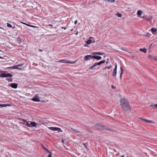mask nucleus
Wrapping results in <instances>:
<instances>
[{"instance_id": "55", "label": "nucleus", "mask_w": 157, "mask_h": 157, "mask_svg": "<svg viewBox=\"0 0 157 157\" xmlns=\"http://www.w3.org/2000/svg\"><path fill=\"white\" fill-rule=\"evenodd\" d=\"M12 28L13 29H14L15 28V26H12Z\"/></svg>"}, {"instance_id": "17", "label": "nucleus", "mask_w": 157, "mask_h": 157, "mask_svg": "<svg viewBox=\"0 0 157 157\" xmlns=\"http://www.w3.org/2000/svg\"><path fill=\"white\" fill-rule=\"evenodd\" d=\"M120 69H121V73L120 74V79H121V78H122V75L124 73V71H123V68L122 67H121L120 68Z\"/></svg>"}, {"instance_id": "42", "label": "nucleus", "mask_w": 157, "mask_h": 157, "mask_svg": "<svg viewBox=\"0 0 157 157\" xmlns=\"http://www.w3.org/2000/svg\"><path fill=\"white\" fill-rule=\"evenodd\" d=\"M97 65H98L97 63H94L93 65V66H94V67H95Z\"/></svg>"}, {"instance_id": "20", "label": "nucleus", "mask_w": 157, "mask_h": 157, "mask_svg": "<svg viewBox=\"0 0 157 157\" xmlns=\"http://www.w3.org/2000/svg\"><path fill=\"white\" fill-rule=\"evenodd\" d=\"M17 40L18 43H20L22 42V39L19 37H18Z\"/></svg>"}, {"instance_id": "48", "label": "nucleus", "mask_w": 157, "mask_h": 157, "mask_svg": "<svg viewBox=\"0 0 157 157\" xmlns=\"http://www.w3.org/2000/svg\"><path fill=\"white\" fill-rule=\"evenodd\" d=\"M62 29H64V30L66 29H67V28L65 27H62Z\"/></svg>"}, {"instance_id": "56", "label": "nucleus", "mask_w": 157, "mask_h": 157, "mask_svg": "<svg viewBox=\"0 0 157 157\" xmlns=\"http://www.w3.org/2000/svg\"><path fill=\"white\" fill-rule=\"evenodd\" d=\"M0 59H3V58H2V57H1L0 56Z\"/></svg>"}, {"instance_id": "29", "label": "nucleus", "mask_w": 157, "mask_h": 157, "mask_svg": "<svg viewBox=\"0 0 157 157\" xmlns=\"http://www.w3.org/2000/svg\"><path fill=\"white\" fill-rule=\"evenodd\" d=\"M150 36H151L150 34V33H146V35H145V36L146 37H149Z\"/></svg>"}, {"instance_id": "58", "label": "nucleus", "mask_w": 157, "mask_h": 157, "mask_svg": "<svg viewBox=\"0 0 157 157\" xmlns=\"http://www.w3.org/2000/svg\"><path fill=\"white\" fill-rule=\"evenodd\" d=\"M62 142L63 143H64V140H62Z\"/></svg>"}, {"instance_id": "51", "label": "nucleus", "mask_w": 157, "mask_h": 157, "mask_svg": "<svg viewBox=\"0 0 157 157\" xmlns=\"http://www.w3.org/2000/svg\"><path fill=\"white\" fill-rule=\"evenodd\" d=\"M154 106L155 107H157V104H155V105H154Z\"/></svg>"}, {"instance_id": "1", "label": "nucleus", "mask_w": 157, "mask_h": 157, "mask_svg": "<svg viewBox=\"0 0 157 157\" xmlns=\"http://www.w3.org/2000/svg\"><path fill=\"white\" fill-rule=\"evenodd\" d=\"M120 102L123 110L127 113H130L131 111V107L128 100L122 98L120 99Z\"/></svg>"}, {"instance_id": "57", "label": "nucleus", "mask_w": 157, "mask_h": 157, "mask_svg": "<svg viewBox=\"0 0 157 157\" xmlns=\"http://www.w3.org/2000/svg\"><path fill=\"white\" fill-rule=\"evenodd\" d=\"M106 64H108V61H107L106 62Z\"/></svg>"}, {"instance_id": "22", "label": "nucleus", "mask_w": 157, "mask_h": 157, "mask_svg": "<svg viewBox=\"0 0 157 157\" xmlns=\"http://www.w3.org/2000/svg\"><path fill=\"white\" fill-rule=\"evenodd\" d=\"M92 42V40L90 39L86 41V43L88 44H90Z\"/></svg>"}, {"instance_id": "28", "label": "nucleus", "mask_w": 157, "mask_h": 157, "mask_svg": "<svg viewBox=\"0 0 157 157\" xmlns=\"http://www.w3.org/2000/svg\"><path fill=\"white\" fill-rule=\"evenodd\" d=\"M3 105H4L3 107H6L7 106H9L11 105L9 104H3Z\"/></svg>"}, {"instance_id": "53", "label": "nucleus", "mask_w": 157, "mask_h": 157, "mask_svg": "<svg viewBox=\"0 0 157 157\" xmlns=\"http://www.w3.org/2000/svg\"><path fill=\"white\" fill-rule=\"evenodd\" d=\"M150 106H151V107H153L154 106V105H150Z\"/></svg>"}, {"instance_id": "13", "label": "nucleus", "mask_w": 157, "mask_h": 157, "mask_svg": "<svg viewBox=\"0 0 157 157\" xmlns=\"http://www.w3.org/2000/svg\"><path fill=\"white\" fill-rule=\"evenodd\" d=\"M143 120V121H145L146 122H147L148 123H149V124L154 123V122L153 121L149 120L146 119H144Z\"/></svg>"}, {"instance_id": "15", "label": "nucleus", "mask_w": 157, "mask_h": 157, "mask_svg": "<svg viewBox=\"0 0 157 157\" xmlns=\"http://www.w3.org/2000/svg\"><path fill=\"white\" fill-rule=\"evenodd\" d=\"M18 66L17 65L14 66L13 67H8V68H11L12 69H19V70H22V69L21 68H18Z\"/></svg>"}, {"instance_id": "52", "label": "nucleus", "mask_w": 157, "mask_h": 157, "mask_svg": "<svg viewBox=\"0 0 157 157\" xmlns=\"http://www.w3.org/2000/svg\"><path fill=\"white\" fill-rule=\"evenodd\" d=\"M95 42V41L94 40H92V43H94Z\"/></svg>"}, {"instance_id": "8", "label": "nucleus", "mask_w": 157, "mask_h": 157, "mask_svg": "<svg viewBox=\"0 0 157 157\" xmlns=\"http://www.w3.org/2000/svg\"><path fill=\"white\" fill-rule=\"evenodd\" d=\"M38 95H36L32 99V100L34 101L39 102L40 101V98H38L37 97Z\"/></svg>"}, {"instance_id": "12", "label": "nucleus", "mask_w": 157, "mask_h": 157, "mask_svg": "<svg viewBox=\"0 0 157 157\" xmlns=\"http://www.w3.org/2000/svg\"><path fill=\"white\" fill-rule=\"evenodd\" d=\"M93 58L99 60L101 59L102 57L99 56H93Z\"/></svg>"}, {"instance_id": "34", "label": "nucleus", "mask_w": 157, "mask_h": 157, "mask_svg": "<svg viewBox=\"0 0 157 157\" xmlns=\"http://www.w3.org/2000/svg\"><path fill=\"white\" fill-rule=\"evenodd\" d=\"M112 67V66L111 65H110V66H109L108 67L106 66L105 68V69L106 68H107L108 69H109L111 67Z\"/></svg>"}, {"instance_id": "44", "label": "nucleus", "mask_w": 157, "mask_h": 157, "mask_svg": "<svg viewBox=\"0 0 157 157\" xmlns=\"http://www.w3.org/2000/svg\"><path fill=\"white\" fill-rule=\"evenodd\" d=\"M21 22V23H22V24H24L25 25H26L27 26H28V25H29L28 24H26V23H25L24 22Z\"/></svg>"}, {"instance_id": "45", "label": "nucleus", "mask_w": 157, "mask_h": 157, "mask_svg": "<svg viewBox=\"0 0 157 157\" xmlns=\"http://www.w3.org/2000/svg\"><path fill=\"white\" fill-rule=\"evenodd\" d=\"M48 25L49 26H51L52 27L51 28H52L53 27V25H51V24H49V25Z\"/></svg>"}, {"instance_id": "47", "label": "nucleus", "mask_w": 157, "mask_h": 157, "mask_svg": "<svg viewBox=\"0 0 157 157\" xmlns=\"http://www.w3.org/2000/svg\"><path fill=\"white\" fill-rule=\"evenodd\" d=\"M52 154H50L49 155H48V157H52Z\"/></svg>"}, {"instance_id": "25", "label": "nucleus", "mask_w": 157, "mask_h": 157, "mask_svg": "<svg viewBox=\"0 0 157 157\" xmlns=\"http://www.w3.org/2000/svg\"><path fill=\"white\" fill-rule=\"evenodd\" d=\"M105 1H107L108 2L113 3L115 2V0H104Z\"/></svg>"}, {"instance_id": "35", "label": "nucleus", "mask_w": 157, "mask_h": 157, "mask_svg": "<svg viewBox=\"0 0 157 157\" xmlns=\"http://www.w3.org/2000/svg\"><path fill=\"white\" fill-rule=\"evenodd\" d=\"M42 148L45 151H46L47 149L43 145L42 146Z\"/></svg>"}, {"instance_id": "16", "label": "nucleus", "mask_w": 157, "mask_h": 157, "mask_svg": "<svg viewBox=\"0 0 157 157\" xmlns=\"http://www.w3.org/2000/svg\"><path fill=\"white\" fill-rule=\"evenodd\" d=\"M151 30L152 32V33L155 34L156 35V34L155 33L157 32V29L156 28H153L151 29Z\"/></svg>"}, {"instance_id": "43", "label": "nucleus", "mask_w": 157, "mask_h": 157, "mask_svg": "<svg viewBox=\"0 0 157 157\" xmlns=\"http://www.w3.org/2000/svg\"><path fill=\"white\" fill-rule=\"evenodd\" d=\"M24 64V63H21V64H18V65H18V67H19V66H23Z\"/></svg>"}, {"instance_id": "19", "label": "nucleus", "mask_w": 157, "mask_h": 157, "mask_svg": "<svg viewBox=\"0 0 157 157\" xmlns=\"http://www.w3.org/2000/svg\"><path fill=\"white\" fill-rule=\"evenodd\" d=\"M105 62V60H103L101 61L100 62H99L98 63H97V64L98 65H100L102 63H104Z\"/></svg>"}, {"instance_id": "18", "label": "nucleus", "mask_w": 157, "mask_h": 157, "mask_svg": "<svg viewBox=\"0 0 157 157\" xmlns=\"http://www.w3.org/2000/svg\"><path fill=\"white\" fill-rule=\"evenodd\" d=\"M92 54H95L96 55H102L104 54V53H101L100 52H93Z\"/></svg>"}, {"instance_id": "40", "label": "nucleus", "mask_w": 157, "mask_h": 157, "mask_svg": "<svg viewBox=\"0 0 157 157\" xmlns=\"http://www.w3.org/2000/svg\"><path fill=\"white\" fill-rule=\"evenodd\" d=\"M94 67V66L93 65L92 66L90 67L89 68V69H93V68Z\"/></svg>"}, {"instance_id": "50", "label": "nucleus", "mask_w": 157, "mask_h": 157, "mask_svg": "<svg viewBox=\"0 0 157 157\" xmlns=\"http://www.w3.org/2000/svg\"><path fill=\"white\" fill-rule=\"evenodd\" d=\"M78 22V21L77 20H76L75 22H74V23L75 24H76Z\"/></svg>"}, {"instance_id": "2", "label": "nucleus", "mask_w": 157, "mask_h": 157, "mask_svg": "<svg viewBox=\"0 0 157 157\" xmlns=\"http://www.w3.org/2000/svg\"><path fill=\"white\" fill-rule=\"evenodd\" d=\"M94 126L96 128L101 131H107L113 132H116L115 130L111 129L106 126L102 125L99 124H95Z\"/></svg>"}, {"instance_id": "21", "label": "nucleus", "mask_w": 157, "mask_h": 157, "mask_svg": "<svg viewBox=\"0 0 157 157\" xmlns=\"http://www.w3.org/2000/svg\"><path fill=\"white\" fill-rule=\"evenodd\" d=\"M140 51L146 53L147 52V50L145 48H140Z\"/></svg>"}, {"instance_id": "7", "label": "nucleus", "mask_w": 157, "mask_h": 157, "mask_svg": "<svg viewBox=\"0 0 157 157\" xmlns=\"http://www.w3.org/2000/svg\"><path fill=\"white\" fill-rule=\"evenodd\" d=\"M140 17L144 19V20L147 21H151L152 17L151 16H149L148 17H147L145 16H141Z\"/></svg>"}, {"instance_id": "26", "label": "nucleus", "mask_w": 157, "mask_h": 157, "mask_svg": "<svg viewBox=\"0 0 157 157\" xmlns=\"http://www.w3.org/2000/svg\"><path fill=\"white\" fill-rule=\"evenodd\" d=\"M83 144L84 146L86 148H87V146L88 145V144L87 142H86L85 143H83Z\"/></svg>"}, {"instance_id": "36", "label": "nucleus", "mask_w": 157, "mask_h": 157, "mask_svg": "<svg viewBox=\"0 0 157 157\" xmlns=\"http://www.w3.org/2000/svg\"><path fill=\"white\" fill-rule=\"evenodd\" d=\"M42 148L45 151H46L47 149L43 145L42 146Z\"/></svg>"}, {"instance_id": "60", "label": "nucleus", "mask_w": 157, "mask_h": 157, "mask_svg": "<svg viewBox=\"0 0 157 157\" xmlns=\"http://www.w3.org/2000/svg\"><path fill=\"white\" fill-rule=\"evenodd\" d=\"M73 29H72L71 30V31H73Z\"/></svg>"}, {"instance_id": "38", "label": "nucleus", "mask_w": 157, "mask_h": 157, "mask_svg": "<svg viewBox=\"0 0 157 157\" xmlns=\"http://www.w3.org/2000/svg\"><path fill=\"white\" fill-rule=\"evenodd\" d=\"M117 16L118 17H122V15L121 13H118Z\"/></svg>"}, {"instance_id": "9", "label": "nucleus", "mask_w": 157, "mask_h": 157, "mask_svg": "<svg viewBox=\"0 0 157 157\" xmlns=\"http://www.w3.org/2000/svg\"><path fill=\"white\" fill-rule=\"evenodd\" d=\"M93 56L87 55L85 56L84 59L86 61L89 60L90 59L93 58Z\"/></svg>"}, {"instance_id": "37", "label": "nucleus", "mask_w": 157, "mask_h": 157, "mask_svg": "<svg viewBox=\"0 0 157 157\" xmlns=\"http://www.w3.org/2000/svg\"><path fill=\"white\" fill-rule=\"evenodd\" d=\"M28 26L31 27H33V28H36V26L33 25H30L29 24L28 25Z\"/></svg>"}, {"instance_id": "49", "label": "nucleus", "mask_w": 157, "mask_h": 157, "mask_svg": "<svg viewBox=\"0 0 157 157\" xmlns=\"http://www.w3.org/2000/svg\"><path fill=\"white\" fill-rule=\"evenodd\" d=\"M3 104H0V107H3Z\"/></svg>"}, {"instance_id": "61", "label": "nucleus", "mask_w": 157, "mask_h": 157, "mask_svg": "<svg viewBox=\"0 0 157 157\" xmlns=\"http://www.w3.org/2000/svg\"><path fill=\"white\" fill-rule=\"evenodd\" d=\"M77 34H78V33H76V35H77Z\"/></svg>"}, {"instance_id": "4", "label": "nucleus", "mask_w": 157, "mask_h": 157, "mask_svg": "<svg viewBox=\"0 0 157 157\" xmlns=\"http://www.w3.org/2000/svg\"><path fill=\"white\" fill-rule=\"evenodd\" d=\"M77 61V60H76V61H74V62H71L70 61L67 60L65 59H63L60 60L59 61V62H63V63H71V64H73V63H75Z\"/></svg>"}, {"instance_id": "24", "label": "nucleus", "mask_w": 157, "mask_h": 157, "mask_svg": "<svg viewBox=\"0 0 157 157\" xmlns=\"http://www.w3.org/2000/svg\"><path fill=\"white\" fill-rule=\"evenodd\" d=\"M13 79L12 78H6V81H8L9 82H12L13 81Z\"/></svg>"}, {"instance_id": "31", "label": "nucleus", "mask_w": 157, "mask_h": 157, "mask_svg": "<svg viewBox=\"0 0 157 157\" xmlns=\"http://www.w3.org/2000/svg\"><path fill=\"white\" fill-rule=\"evenodd\" d=\"M45 151L47 153H50L51 154H52V153L51 152H50L49 150L48 149L46 151Z\"/></svg>"}, {"instance_id": "6", "label": "nucleus", "mask_w": 157, "mask_h": 157, "mask_svg": "<svg viewBox=\"0 0 157 157\" xmlns=\"http://www.w3.org/2000/svg\"><path fill=\"white\" fill-rule=\"evenodd\" d=\"M8 86L12 88L16 89L17 87L18 84L16 83H11L9 84Z\"/></svg>"}, {"instance_id": "27", "label": "nucleus", "mask_w": 157, "mask_h": 157, "mask_svg": "<svg viewBox=\"0 0 157 157\" xmlns=\"http://www.w3.org/2000/svg\"><path fill=\"white\" fill-rule=\"evenodd\" d=\"M7 26L8 27L10 28L12 27V25H11L10 24V23H7Z\"/></svg>"}, {"instance_id": "11", "label": "nucleus", "mask_w": 157, "mask_h": 157, "mask_svg": "<svg viewBox=\"0 0 157 157\" xmlns=\"http://www.w3.org/2000/svg\"><path fill=\"white\" fill-rule=\"evenodd\" d=\"M23 121H25V122L24 123V124H25L28 127H31V124H30V121H29L28 122H27L25 120H23Z\"/></svg>"}, {"instance_id": "3", "label": "nucleus", "mask_w": 157, "mask_h": 157, "mask_svg": "<svg viewBox=\"0 0 157 157\" xmlns=\"http://www.w3.org/2000/svg\"><path fill=\"white\" fill-rule=\"evenodd\" d=\"M13 75L10 73H1L0 74V77H12Z\"/></svg>"}, {"instance_id": "54", "label": "nucleus", "mask_w": 157, "mask_h": 157, "mask_svg": "<svg viewBox=\"0 0 157 157\" xmlns=\"http://www.w3.org/2000/svg\"><path fill=\"white\" fill-rule=\"evenodd\" d=\"M38 50H39V51H40V52H42V50H41V49H38Z\"/></svg>"}, {"instance_id": "30", "label": "nucleus", "mask_w": 157, "mask_h": 157, "mask_svg": "<svg viewBox=\"0 0 157 157\" xmlns=\"http://www.w3.org/2000/svg\"><path fill=\"white\" fill-rule=\"evenodd\" d=\"M121 49L122 50H123L124 51H127L126 48L125 47H121Z\"/></svg>"}, {"instance_id": "33", "label": "nucleus", "mask_w": 157, "mask_h": 157, "mask_svg": "<svg viewBox=\"0 0 157 157\" xmlns=\"http://www.w3.org/2000/svg\"><path fill=\"white\" fill-rule=\"evenodd\" d=\"M153 59L157 61V56H154V57L153 58Z\"/></svg>"}, {"instance_id": "32", "label": "nucleus", "mask_w": 157, "mask_h": 157, "mask_svg": "<svg viewBox=\"0 0 157 157\" xmlns=\"http://www.w3.org/2000/svg\"><path fill=\"white\" fill-rule=\"evenodd\" d=\"M73 131H74L75 132H77V133H80L79 131H78V130H77L76 129H73Z\"/></svg>"}, {"instance_id": "39", "label": "nucleus", "mask_w": 157, "mask_h": 157, "mask_svg": "<svg viewBox=\"0 0 157 157\" xmlns=\"http://www.w3.org/2000/svg\"><path fill=\"white\" fill-rule=\"evenodd\" d=\"M148 57L150 59H153V58L154 56H152L151 55H149Z\"/></svg>"}, {"instance_id": "5", "label": "nucleus", "mask_w": 157, "mask_h": 157, "mask_svg": "<svg viewBox=\"0 0 157 157\" xmlns=\"http://www.w3.org/2000/svg\"><path fill=\"white\" fill-rule=\"evenodd\" d=\"M49 128L51 130L53 131H57L58 132H61L62 131L61 130L60 128L57 127H50Z\"/></svg>"}, {"instance_id": "14", "label": "nucleus", "mask_w": 157, "mask_h": 157, "mask_svg": "<svg viewBox=\"0 0 157 157\" xmlns=\"http://www.w3.org/2000/svg\"><path fill=\"white\" fill-rule=\"evenodd\" d=\"M30 124H31V127H36L37 125V124L35 122L32 121H31L30 122Z\"/></svg>"}, {"instance_id": "59", "label": "nucleus", "mask_w": 157, "mask_h": 157, "mask_svg": "<svg viewBox=\"0 0 157 157\" xmlns=\"http://www.w3.org/2000/svg\"><path fill=\"white\" fill-rule=\"evenodd\" d=\"M93 38V37H90V39Z\"/></svg>"}, {"instance_id": "23", "label": "nucleus", "mask_w": 157, "mask_h": 157, "mask_svg": "<svg viewBox=\"0 0 157 157\" xmlns=\"http://www.w3.org/2000/svg\"><path fill=\"white\" fill-rule=\"evenodd\" d=\"M142 13V11L140 10H139L137 11V14L138 16H140Z\"/></svg>"}, {"instance_id": "46", "label": "nucleus", "mask_w": 157, "mask_h": 157, "mask_svg": "<svg viewBox=\"0 0 157 157\" xmlns=\"http://www.w3.org/2000/svg\"><path fill=\"white\" fill-rule=\"evenodd\" d=\"M112 87L113 88V89H115L116 88V87L115 86H114L113 85H112Z\"/></svg>"}, {"instance_id": "41", "label": "nucleus", "mask_w": 157, "mask_h": 157, "mask_svg": "<svg viewBox=\"0 0 157 157\" xmlns=\"http://www.w3.org/2000/svg\"><path fill=\"white\" fill-rule=\"evenodd\" d=\"M56 34H53V35H51V34H49V35H48L46 36H55V35H56Z\"/></svg>"}, {"instance_id": "10", "label": "nucleus", "mask_w": 157, "mask_h": 157, "mask_svg": "<svg viewBox=\"0 0 157 157\" xmlns=\"http://www.w3.org/2000/svg\"><path fill=\"white\" fill-rule=\"evenodd\" d=\"M117 65L116 64V65L115 67V68L113 71V73H112V75L113 76H115L116 75L117 73Z\"/></svg>"}]
</instances>
